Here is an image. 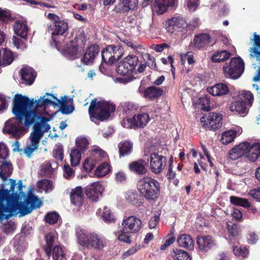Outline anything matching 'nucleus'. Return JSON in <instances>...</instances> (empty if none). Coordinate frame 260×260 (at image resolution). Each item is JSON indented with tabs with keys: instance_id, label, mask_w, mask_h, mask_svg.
<instances>
[{
	"instance_id": "f257e3e1",
	"label": "nucleus",
	"mask_w": 260,
	"mask_h": 260,
	"mask_svg": "<svg viewBox=\"0 0 260 260\" xmlns=\"http://www.w3.org/2000/svg\"><path fill=\"white\" fill-rule=\"evenodd\" d=\"M68 99L67 95L62 97V100H60L54 94L46 93L43 97L35 101L33 99H29L27 97L22 96L21 94H16L12 109V112L16 117L11 118L6 122L3 128L4 132L16 139L22 137L26 132L22 120H24L25 126H30L41 118V114L37 110L48 105H59L63 114H69L72 113L74 107L73 105H66Z\"/></svg>"
},
{
	"instance_id": "f03ea898",
	"label": "nucleus",
	"mask_w": 260,
	"mask_h": 260,
	"mask_svg": "<svg viewBox=\"0 0 260 260\" xmlns=\"http://www.w3.org/2000/svg\"><path fill=\"white\" fill-rule=\"evenodd\" d=\"M9 181L10 183L3 184L2 189L0 190V220L8 219L18 213L20 217L23 216L42 205V202L37 197L29 193L26 203L30 205V207H25L24 203L19 202V194L13 193L10 196V191L13 192L16 183L12 179H9Z\"/></svg>"
},
{
	"instance_id": "7ed1b4c3",
	"label": "nucleus",
	"mask_w": 260,
	"mask_h": 260,
	"mask_svg": "<svg viewBox=\"0 0 260 260\" xmlns=\"http://www.w3.org/2000/svg\"><path fill=\"white\" fill-rule=\"evenodd\" d=\"M115 110V105L110 102L94 99L90 103L88 112L91 120L96 122L107 119Z\"/></svg>"
},
{
	"instance_id": "20e7f679",
	"label": "nucleus",
	"mask_w": 260,
	"mask_h": 260,
	"mask_svg": "<svg viewBox=\"0 0 260 260\" xmlns=\"http://www.w3.org/2000/svg\"><path fill=\"white\" fill-rule=\"evenodd\" d=\"M76 235L78 243L83 247L101 250L107 244L106 239L101 235L83 229H77Z\"/></svg>"
},
{
	"instance_id": "39448f33",
	"label": "nucleus",
	"mask_w": 260,
	"mask_h": 260,
	"mask_svg": "<svg viewBox=\"0 0 260 260\" xmlns=\"http://www.w3.org/2000/svg\"><path fill=\"white\" fill-rule=\"evenodd\" d=\"M137 188L141 195L148 201H153L159 195L158 182L150 177H144L139 180Z\"/></svg>"
},
{
	"instance_id": "423d86ee",
	"label": "nucleus",
	"mask_w": 260,
	"mask_h": 260,
	"mask_svg": "<svg viewBox=\"0 0 260 260\" xmlns=\"http://www.w3.org/2000/svg\"><path fill=\"white\" fill-rule=\"evenodd\" d=\"M47 106L39 108L37 110L41 114V118L36 122L33 127V131L31 133L29 136L30 144L35 147H38L40 139L43 137L44 134L47 132L50 128V125L47 122L48 119L44 117V115L47 114L46 108Z\"/></svg>"
},
{
	"instance_id": "0eeeda50",
	"label": "nucleus",
	"mask_w": 260,
	"mask_h": 260,
	"mask_svg": "<svg viewBox=\"0 0 260 260\" xmlns=\"http://www.w3.org/2000/svg\"><path fill=\"white\" fill-rule=\"evenodd\" d=\"M86 41L84 34L80 32L62 49L61 52L67 57L74 59L77 57L78 54L83 52Z\"/></svg>"
},
{
	"instance_id": "6e6552de",
	"label": "nucleus",
	"mask_w": 260,
	"mask_h": 260,
	"mask_svg": "<svg viewBox=\"0 0 260 260\" xmlns=\"http://www.w3.org/2000/svg\"><path fill=\"white\" fill-rule=\"evenodd\" d=\"M223 70L226 77L237 79L244 72V61L240 57L233 58L231 59L229 64L223 67Z\"/></svg>"
},
{
	"instance_id": "1a4fd4ad",
	"label": "nucleus",
	"mask_w": 260,
	"mask_h": 260,
	"mask_svg": "<svg viewBox=\"0 0 260 260\" xmlns=\"http://www.w3.org/2000/svg\"><path fill=\"white\" fill-rule=\"evenodd\" d=\"M253 39H252L254 42L253 45L249 50L250 52L249 57L251 60L255 58L256 60L258 61L260 63V36L254 32L253 34ZM253 81L254 82L260 81V69L257 74L253 77ZM252 87L257 93L260 95V86L257 84H252Z\"/></svg>"
},
{
	"instance_id": "9d476101",
	"label": "nucleus",
	"mask_w": 260,
	"mask_h": 260,
	"mask_svg": "<svg viewBox=\"0 0 260 260\" xmlns=\"http://www.w3.org/2000/svg\"><path fill=\"white\" fill-rule=\"evenodd\" d=\"M138 62V56L135 55H129L119 63L116 72L121 75L128 74L135 69Z\"/></svg>"
},
{
	"instance_id": "9b49d317",
	"label": "nucleus",
	"mask_w": 260,
	"mask_h": 260,
	"mask_svg": "<svg viewBox=\"0 0 260 260\" xmlns=\"http://www.w3.org/2000/svg\"><path fill=\"white\" fill-rule=\"evenodd\" d=\"M123 52L120 46H109L102 52V59L106 63L112 64L123 55Z\"/></svg>"
},
{
	"instance_id": "f8f14e48",
	"label": "nucleus",
	"mask_w": 260,
	"mask_h": 260,
	"mask_svg": "<svg viewBox=\"0 0 260 260\" xmlns=\"http://www.w3.org/2000/svg\"><path fill=\"white\" fill-rule=\"evenodd\" d=\"M150 120L149 116L147 113H141L135 115L132 119H123L122 125L124 127L135 128L143 127L146 125Z\"/></svg>"
},
{
	"instance_id": "ddd939ff",
	"label": "nucleus",
	"mask_w": 260,
	"mask_h": 260,
	"mask_svg": "<svg viewBox=\"0 0 260 260\" xmlns=\"http://www.w3.org/2000/svg\"><path fill=\"white\" fill-rule=\"evenodd\" d=\"M221 120V115L217 113H210L201 118L202 127L209 129H216L220 127Z\"/></svg>"
},
{
	"instance_id": "4468645a",
	"label": "nucleus",
	"mask_w": 260,
	"mask_h": 260,
	"mask_svg": "<svg viewBox=\"0 0 260 260\" xmlns=\"http://www.w3.org/2000/svg\"><path fill=\"white\" fill-rule=\"evenodd\" d=\"M122 232L126 233H136L142 228V221L135 216L124 218L121 223Z\"/></svg>"
},
{
	"instance_id": "2eb2a0df",
	"label": "nucleus",
	"mask_w": 260,
	"mask_h": 260,
	"mask_svg": "<svg viewBox=\"0 0 260 260\" xmlns=\"http://www.w3.org/2000/svg\"><path fill=\"white\" fill-rule=\"evenodd\" d=\"M158 149V146L156 145L146 146L144 150V161L147 160L149 162H166L167 158L165 157L154 152Z\"/></svg>"
},
{
	"instance_id": "dca6fc26",
	"label": "nucleus",
	"mask_w": 260,
	"mask_h": 260,
	"mask_svg": "<svg viewBox=\"0 0 260 260\" xmlns=\"http://www.w3.org/2000/svg\"><path fill=\"white\" fill-rule=\"evenodd\" d=\"M177 2V0H154L151 5V9L153 13L157 15H161L170 7H176Z\"/></svg>"
},
{
	"instance_id": "f3484780",
	"label": "nucleus",
	"mask_w": 260,
	"mask_h": 260,
	"mask_svg": "<svg viewBox=\"0 0 260 260\" xmlns=\"http://www.w3.org/2000/svg\"><path fill=\"white\" fill-rule=\"evenodd\" d=\"M68 28V23L60 19L56 23L50 25L48 27V31L51 35L52 40L56 44L57 37L63 35Z\"/></svg>"
},
{
	"instance_id": "a211bd4d",
	"label": "nucleus",
	"mask_w": 260,
	"mask_h": 260,
	"mask_svg": "<svg viewBox=\"0 0 260 260\" xmlns=\"http://www.w3.org/2000/svg\"><path fill=\"white\" fill-rule=\"evenodd\" d=\"M164 24L167 31L171 34L177 29L184 28L187 25L185 20L179 17L169 19L165 21Z\"/></svg>"
},
{
	"instance_id": "6ab92c4d",
	"label": "nucleus",
	"mask_w": 260,
	"mask_h": 260,
	"mask_svg": "<svg viewBox=\"0 0 260 260\" xmlns=\"http://www.w3.org/2000/svg\"><path fill=\"white\" fill-rule=\"evenodd\" d=\"M104 190V187L99 182H95L87 187L86 194L92 201H97Z\"/></svg>"
},
{
	"instance_id": "aec40b11",
	"label": "nucleus",
	"mask_w": 260,
	"mask_h": 260,
	"mask_svg": "<svg viewBox=\"0 0 260 260\" xmlns=\"http://www.w3.org/2000/svg\"><path fill=\"white\" fill-rule=\"evenodd\" d=\"M107 157L106 152L102 150L99 146H93L89 151V155L85 159L84 162H92L102 161V159Z\"/></svg>"
},
{
	"instance_id": "412c9836",
	"label": "nucleus",
	"mask_w": 260,
	"mask_h": 260,
	"mask_svg": "<svg viewBox=\"0 0 260 260\" xmlns=\"http://www.w3.org/2000/svg\"><path fill=\"white\" fill-rule=\"evenodd\" d=\"M202 148L205 156H203V155L201 153L198 154L194 149H191L190 152L187 154L188 158L190 159L192 156L194 158V160H197L199 161V162H203L206 161H208V162H212V158L206 148V147L202 145Z\"/></svg>"
},
{
	"instance_id": "4be33fe9",
	"label": "nucleus",
	"mask_w": 260,
	"mask_h": 260,
	"mask_svg": "<svg viewBox=\"0 0 260 260\" xmlns=\"http://www.w3.org/2000/svg\"><path fill=\"white\" fill-rule=\"evenodd\" d=\"M138 0H122L115 8L116 12H128L135 10L138 7Z\"/></svg>"
},
{
	"instance_id": "5701e85b",
	"label": "nucleus",
	"mask_w": 260,
	"mask_h": 260,
	"mask_svg": "<svg viewBox=\"0 0 260 260\" xmlns=\"http://www.w3.org/2000/svg\"><path fill=\"white\" fill-rule=\"evenodd\" d=\"M197 245L200 250L207 252L215 245L212 237L210 236H201L198 237Z\"/></svg>"
},
{
	"instance_id": "b1692460",
	"label": "nucleus",
	"mask_w": 260,
	"mask_h": 260,
	"mask_svg": "<svg viewBox=\"0 0 260 260\" xmlns=\"http://www.w3.org/2000/svg\"><path fill=\"white\" fill-rule=\"evenodd\" d=\"M71 203L77 208V210L82 206L83 202V193L82 188L77 186L73 189L70 193Z\"/></svg>"
},
{
	"instance_id": "393cba45",
	"label": "nucleus",
	"mask_w": 260,
	"mask_h": 260,
	"mask_svg": "<svg viewBox=\"0 0 260 260\" xmlns=\"http://www.w3.org/2000/svg\"><path fill=\"white\" fill-rule=\"evenodd\" d=\"M208 92L214 96H220L228 94L230 91L228 85L219 83L207 88Z\"/></svg>"
},
{
	"instance_id": "a878e982",
	"label": "nucleus",
	"mask_w": 260,
	"mask_h": 260,
	"mask_svg": "<svg viewBox=\"0 0 260 260\" xmlns=\"http://www.w3.org/2000/svg\"><path fill=\"white\" fill-rule=\"evenodd\" d=\"M242 132V129L239 126L226 131L222 134L221 141L224 144H229L232 142L237 136L240 135Z\"/></svg>"
},
{
	"instance_id": "bb28decb",
	"label": "nucleus",
	"mask_w": 260,
	"mask_h": 260,
	"mask_svg": "<svg viewBox=\"0 0 260 260\" xmlns=\"http://www.w3.org/2000/svg\"><path fill=\"white\" fill-rule=\"evenodd\" d=\"M247 158L252 162L260 161V143H254L250 146L247 150Z\"/></svg>"
},
{
	"instance_id": "cd10ccee",
	"label": "nucleus",
	"mask_w": 260,
	"mask_h": 260,
	"mask_svg": "<svg viewBox=\"0 0 260 260\" xmlns=\"http://www.w3.org/2000/svg\"><path fill=\"white\" fill-rule=\"evenodd\" d=\"M22 79L24 83L27 85H31L34 82L36 77V73L33 69L29 67H26L21 70Z\"/></svg>"
},
{
	"instance_id": "c85d7f7f",
	"label": "nucleus",
	"mask_w": 260,
	"mask_h": 260,
	"mask_svg": "<svg viewBox=\"0 0 260 260\" xmlns=\"http://www.w3.org/2000/svg\"><path fill=\"white\" fill-rule=\"evenodd\" d=\"M211 42V37L207 34H201L196 36L193 39V46L197 49H201L206 46Z\"/></svg>"
},
{
	"instance_id": "c756f323",
	"label": "nucleus",
	"mask_w": 260,
	"mask_h": 260,
	"mask_svg": "<svg viewBox=\"0 0 260 260\" xmlns=\"http://www.w3.org/2000/svg\"><path fill=\"white\" fill-rule=\"evenodd\" d=\"M99 52V48L98 46L92 45L90 46L84 55L83 61L87 64L92 63Z\"/></svg>"
},
{
	"instance_id": "7c9ffc66",
	"label": "nucleus",
	"mask_w": 260,
	"mask_h": 260,
	"mask_svg": "<svg viewBox=\"0 0 260 260\" xmlns=\"http://www.w3.org/2000/svg\"><path fill=\"white\" fill-rule=\"evenodd\" d=\"M177 242L179 246L189 250L194 247V242L191 236L187 234H182L177 238Z\"/></svg>"
},
{
	"instance_id": "2f4dec72",
	"label": "nucleus",
	"mask_w": 260,
	"mask_h": 260,
	"mask_svg": "<svg viewBox=\"0 0 260 260\" xmlns=\"http://www.w3.org/2000/svg\"><path fill=\"white\" fill-rule=\"evenodd\" d=\"M14 58L13 54L11 50L7 48L0 50V66H7L10 64Z\"/></svg>"
},
{
	"instance_id": "473e14b6",
	"label": "nucleus",
	"mask_w": 260,
	"mask_h": 260,
	"mask_svg": "<svg viewBox=\"0 0 260 260\" xmlns=\"http://www.w3.org/2000/svg\"><path fill=\"white\" fill-rule=\"evenodd\" d=\"M15 32L23 39L27 35L28 27L26 23L23 21H17L14 25Z\"/></svg>"
},
{
	"instance_id": "72a5a7b5",
	"label": "nucleus",
	"mask_w": 260,
	"mask_h": 260,
	"mask_svg": "<svg viewBox=\"0 0 260 260\" xmlns=\"http://www.w3.org/2000/svg\"><path fill=\"white\" fill-rule=\"evenodd\" d=\"M230 109L232 112L237 113L241 115H245L247 113L246 104L240 99L233 102Z\"/></svg>"
},
{
	"instance_id": "f704fd0d",
	"label": "nucleus",
	"mask_w": 260,
	"mask_h": 260,
	"mask_svg": "<svg viewBox=\"0 0 260 260\" xmlns=\"http://www.w3.org/2000/svg\"><path fill=\"white\" fill-rule=\"evenodd\" d=\"M162 93L163 90L160 88L151 86L144 90V96L147 99H153L159 97Z\"/></svg>"
},
{
	"instance_id": "c9c22d12",
	"label": "nucleus",
	"mask_w": 260,
	"mask_h": 260,
	"mask_svg": "<svg viewBox=\"0 0 260 260\" xmlns=\"http://www.w3.org/2000/svg\"><path fill=\"white\" fill-rule=\"evenodd\" d=\"M119 156H124L131 153L133 150V144L128 141H124L118 144Z\"/></svg>"
},
{
	"instance_id": "e433bc0d",
	"label": "nucleus",
	"mask_w": 260,
	"mask_h": 260,
	"mask_svg": "<svg viewBox=\"0 0 260 260\" xmlns=\"http://www.w3.org/2000/svg\"><path fill=\"white\" fill-rule=\"evenodd\" d=\"M182 165L179 164H170L168 173L167 174V177L170 182L177 186L178 184L179 180L175 179V173L173 170L176 168L178 170L180 171L182 169Z\"/></svg>"
},
{
	"instance_id": "4c0bfd02",
	"label": "nucleus",
	"mask_w": 260,
	"mask_h": 260,
	"mask_svg": "<svg viewBox=\"0 0 260 260\" xmlns=\"http://www.w3.org/2000/svg\"><path fill=\"white\" fill-rule=\"evenodd\" d=\"M170 255L174 260H191L188 253L181 249H173Z\"/></svg>"
},
{
	"instance_id": "58836bf2",
	"label": "nucleus",
	"mask_w": 260,
	"mask_h": 260,
	"mask_svg": "<svg viewBox=\"0 0 260 260\" xmlns=\"http://www.w3.org/2000/svg\"><path fill=\"white\" fill-rule=\"evenodd\" d=\"M231 54L226 50L218 51L216 52L211 57V60L214 62L223 61L230 57Z\"/></svg>"
},
{
	"instance_id": "ea45409f",
	"label": "nucleus",
	"mask_w": 260,
	"mask_h": 260,
	"mask_svg": "<svg viewBox=\"0 0 260 260\" xmlns=\"http://www.w3.org/2000/svg\"><path fill=\"white\" fill-rule=\"evenodd\" d=\"M0 177L2 179L6 181L7 180V178L12 173L13 167L12 164H2L0 166Z\"/></svg>"
},
{
	"instance_id": "a19ab883",
	"label": "nucleus",
	"mask_w": 260,
	"mask_h": 260,
	"mask_svg": "<svg viewBox=\"0 0 260 260\" xmlns=\"http://www.w3.org/2000/svg\"><path fill=\"white\" fill-rule=\"evenodd\" d=\"M239 99L246 105H249L250 106L252 105V102L254 100L253 93L247 90H243L239 93Z\"/></svg>"
},
{
	"instance_id": "79ce46f5",
	"label": "nucleus",
	"mask_w": 260,
	"mask_h": 260,
	"mask_svg": "<svg viewBox=\"0 0 260 260\" xmlns=\"http://www.w3.org/2000/svg\"><path fill=\"white\" fill-rule=\"evenodd\" d=\"M128 168L132 172L138 175H144L147 171L143 164H129Z\"/></svg>"
},
{
	"instance_id": "37998d69",
	"label": "nucleus",
	"mask_w": 260,
	"mask_h": 260,
	"mask_svg": "<svg viewBox=\"0 0 260 260\" xmlns=\"http://www.w3.org/2000/svg\"><path fill=\"white\" fill-rule=\"evenodd\" d=\"M110 170L109 164H102L95 169L94 175L98 177H102L108 174Z\"/></svg>"
},
{
	"instance_id": "c03bdc74",
	"label": "nucleus",
	"mask_w": 260,
	"mask_h": 260,
	"mask_svg": "<svg viewBox=\"0 0 260 260\" xmlns=\"http://www.w3.org/2000/svg\"><path fill=\"white\" fill-rule=\"evenodd\" d=\"M230 201L233 204L242 206L244 208H249L251 206L250 203L246 199L232 196L230 197Z\"/></svg>"
},
{
	"instance_id": "a18cd8bd",
	"label": "nucleus",
	"mask_w": 260,
	"mask_h": 260,
	"mask_svg": "<svg viewBox=\"0 0 260 260\" xmlns=\"http://www.w3.org/2000/svg\"><path fill=\"white\" fill-rule=\"evenodd\" d=\"M52 255L54 260H67L66 253L63 248L59 246L54 247Z\"/></svg>"
},
{
	"instance_id": "49530a36",
	"label": "nucleus",
	"mask_w": 260,
	"mask_h": 260,
	"mask_svg": "<svg viewBox=\"0 0 260 260\" xmlns=\"http://www.w3.org/2000/svg\"><path fill=\"white\" fill-rule=\"evenodd\" d=\"M103 220L106 223L114 222L115 221L114 216L110 209L107 207H104L102 214Z\"/></svg>"
},
{
	"instance_id": "de8ad7c7",
	"label": "nucleus",
	"mask_w": 260,
	"mask_h": 260,
	"mask_svg": "<svg viewBox=\"0 0 260 260\" xmlns=\"http://www.w3.org/2000/svg\"><path fill=\"white\" fill-rule=\"evenodd\" d=\"M37 186L41 191H45L46 192L51 191L53 188L52 183L47 179H43L38 182Z\"/></svg>"
},
{
	"instance_id": "09e8293b",
	"label": "nucleus",
	"mask_w": 260,
	"mask_h": 260,
	"mask_svg": "<svg viewBox=\"0 0 260 260\" xmlns=\"http://www.w3.org/2000/svg\"><path fill=\"white\" fill-rule=\"evenodd\" d=\"M249 146L250 143L245 142L240 144L232 149L234 150V151H235V152H236V153H237L239 156L241 157L244 154H247V150Z\"/></svg>"
},
{
	"instance_id": "8fccbe9b",
	"label": "nucleus",
	"mask_w": 260,
	"mask_h": 260,
	"mask_svg": "<svg viewBox=\"0 0 260 260\" xmlns=\"http://www.w3.org/2000/svg\"><path fill=\"white\" fill-rule=\"evenodd\" d=\"M46 246L44 247V250L47 255L50 256L51 254L52 246L54 242V236L51 234H48L46 236Z\"/></svg>"
},
{
	"instance_id": "3c124183",
	"label": "nucleus",
	"mask_w": 260,
	"mask_h": 260,
	"mask_svg": "<svg viewBox=\"0 0 260 260\" xmlns=\"http://www.w3.org/2000/svg\"><path fill=\"white\" fill-rule=\"evenodd\" d=\"M12 42L15 47L17 49L23 50L27 48L26 45V37L25 39H20L17 37L14 36L12 38Z\"/></svg>"
},
{
	"instance_id": "603ef678",
	"label": "nucleus",
	"mask_w": 260,
	"mask_h": 260,
	"mask_svg": "<svg viewBox=\"0 0 260 260\" xmlns=\"http://www.w3.org/2000/svg\"><path fill=\"white\" fill-rule=\"evenodd\" d=\"M121 105L123 111L125 113L134 112L138 109V105L133 102H125Z\"/></svg>"
},
{
	"instance_id": "864d4df0",
	"label": "nucleus",
	"mask_w": 260,
	"mask_h": 260,
	"mask_svg": "<svg viewBox=\"0 0 260 260\" xmlns=\"http://www.w3.org/2000/svg\"><path fill=\"white\" fill-rule=\"evenodd\" d=\"M234 254L239 257L242 258H245L247 257L248 254V251L247 249L244 247L236 246L234 247L233 249Z\"/></svg>"
},
{
	"instance_id": "5fc2aeb1",
	"label": "nucleus",
	"mask_w": 260,
	"mask_h": 260,
	"mask_svg": "<svg viewBox=\"0 0 260 260\" xmlns=\"http://www.w3.org/2000/svg\"><path fill=\"white\" fill-rule=\"evenodd\" d=\"M53 156L57 160L62 161L63 158V146L60 144L55 145L53 150Z\"/></svg>"
},
{
	"instance_id": "6e6d98bb",
	"label": "nucleus",
	"mask_w": 260,
	"mask_h": 260,
	"mask_svg": "<svg viewBox=\"0 0 260 260\" xmlns=\"http://www.w3.org/2000/svg\"><path fill=\"white\" fill-rule=\"evenodd\" d=\"M200 4V0H185V5L190 12L195 11Z\"/></svg>"
},
{
	"instance_id": "4d7b16f0",
	"label": "nucleus",
	"mask_w": 260,
	"mask_h": 260,
	"mask_svg": "<svg viewBox=\"0 0 260 260\" xmlns=\"http://www.w3.org/2000/svg\"><path fill=\"white\" fill-rule=\"evenodd\" d=\"M76 145L78 148L84 151L87 148L89 143L85 138H78L76 140Z\"/></svg>"
},
{
	"instance_id": "13d9d810",
	"label": "nucleus",
	"mask_w": 260,
	"mask_h": 260,
	"mask_svg": "<svg viewBox=\"0 0 260 260\" xmlns=\"http://www.w3.org/2000/svg\"><path fill=\"white\" fill-rule=\"evenodd\" d=\"M71 162H80L81 159V153L77 149L71 151L70 154Z\"/></svg>"
},
{
	"instance_id": "bf43d9fd",
	"label": "nucleus",
	"mask_w": 260,
	"mask_h": 260,
	"mask_svg": "<svg viewBox=\"0 0 260 260\" xmlns=\"http://www.w3.org/2000/svg\"><path fill=\"white\" fill-rule=\"evenodd\" d=\"M59 217V214L55 212L48 213L45 217L46 221L51 224H54L57 221Z\"/></svg>"
},
{
	"instance_id": "052dcab7",
	"label": "nucleus",
	"mask_w": 260,
	"mask_h": 260,
	"mask_svg": "<svg viewBox=\"0 0 260 260\" xmlns=\"http://www.w3.org/2000/svg\"><path fill=\"white\" fill-rule=\"evenodd\" d=\"M9 156V151L5 144L0 143V158L5 160H6ZM3 162H9L7 161H4Z\"/></svg>"
},
{
	"instance_id": "680f3d73",
	"label": "nucleus",
	"mask_w": 260,
	"mask_h": 260,
	"mask_svg": "<svg viewBox=\"0 0 260 260\" xmlns=\"http://www.w3.org/2000/svg\"><path fill=\"white\" fill-rule=\"evenodd\" d=\"M53 172V169L51 166V164H45L42 166L41 170V173L44 175L50 177Z\"/></svg>"
},
{
	"instance_id": "e2e57ef3",
	"label": "nucleus",
	"mask_w": 260,
	"mask_h": 260,
	"mask_svg": "<svg viewBox=\"0 0 260 260\" xmlns=\"http://www.w3.org/2000/svg\"><path fill=\"white\" fill-rule=\"evenodd\" d=\"M64 177L68 179H71L74 176V172L68 165H64L63 167Z\"/></svg>"
},
{
	"instance_id": "0e129e2a",
	"label": "nucleus",
	"mask_w": 260,
	"mask_h": 260,
	"mask_svg": "<svg viewBox=\"0 0 260 260\" xmlns=\"http://www.w3.org/2000/svg\"><path fill=\"white\" fill-rule=\"evenodd\" d=\"M150 168L152 172L155 174L160 173L165 168L163 164H150Z\"/></svg>"
},
{
	"instance_id": "69168bd1",
	"label": "nucleus",
	"mask_w": 260,
	"mask_h": 260,
	"mask_svg": "<svg viewBox=\"0 0 260 260\" xmlns=\"http://www.w3.org/2000/svg\"><path fill=\"white\" fill-rule=\"evenodd\" d=\"M139 246L137 245L130 248L128 250L123 253L122 256V258L125 259L131 255H133L136 252H137L139 250Z\"/></svg>"
},
{
	"instance_id": "338daca9",
	"label": "nucleus",
	"mask_w": 260,
	"mask_h": 260,
	"mask_svg": "<svg viewBox=\"0 0 260 260\" xmlns=\"http://www.w3.org/2000/svg\"><path fill=\"white\" fill-rule=\"evenodd\" d=\"M144 57L147 59L148 66L152 69H156V63L155 62L154 58L150 55L149 53H146L144 55Z\"/></svg>"
},
{
	"instance_id": "774afa93",
	"label": "nucleus",
	"mask_w": 260,
	"mask_h": 260,
	"mask_svg": "<svg viewBox=\"0 0 260 260\" xmlns=\"http://www.w3.org/2000/svg\"><path fill=\"white\" fill-rule=\"evenodd\" d=\"M248 194L253 199L260 202V188L250 190Z\"/></svg>"
}]
</instances>
